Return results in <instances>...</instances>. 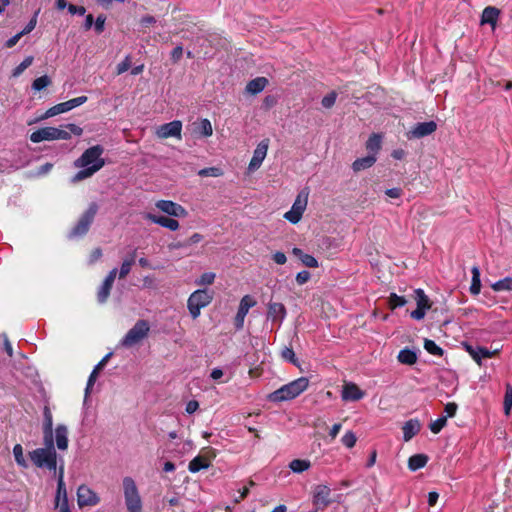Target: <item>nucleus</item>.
<instances>
[{"label": "nucleus", "instance_id": "obj_60", "mask_svg": "<svg viewBox=\"0 0 512 512\" xmlns=\"http://www.w3.org/2000/svg\"><path fill=\"white\" fill-rule=\"evenodd\" d=\"M155 23H156V19L154 16H151V15H146V16L142 17L140 20V24L145 28L150 27Z\"/></svg>", "mask_w": 512, "mask_h": 512}, {"label": "nucleus", "instance_id": "obj_14", "mask_svg": "<svg viewBox=\"0 0 512 512\" xmlns=\"http://www.w3.org/2000/svg\"><path fill=\"white\" fill-rule=\"evenodd\" d=\"M68 138L69 133L67 130H35L30 135V139L34 143Z\"/></svg>", "mask_w": 512, "mask_h": 512}, {"label": "nucleus", "instance_id": "obj_61", "mask_svg": "<svg viewBox=\"0 0 512 512\" xmlns=\"http://www.w3.org/2000/svg\"><path fill=\"white\" fill-rule=\"evenodd\" d=\"M272 258L273 260L275 261V263L279 264V265H283L286 263L287 261V257L286 255L283 253V252H275L273 255H272Z\"/></svg>", "mask_w": 512, "mask_h": 512}, {"label": "nucleus", "instance_id": "obj_19", "mask_svg": "<svg viewBox=\"0 0 512 512\" xmlns=\"http://www.w3.org/2000/svg\"><path fill=\"white\" fill-rule=\"evenodd\" d=\"M365 397V391L354 382H344L341 391L343 401H359Z\"/></svg>", "mask_w": 512, "mask_h": 512}, {"label": "nucleus", "instance_id": "obj_41", "mask_svg": "<svg viewBox=\"0 0 512 512\" xmlns=\"http://www.w3.org/2000/svg\"><path fill=\"white\" fill-rule=\"evenodd\" d=\"M446 423H447V417L446 416L440 417L430 423L429 429L431 430L432 433L438 434L446 426Z\"/></svg>", "mask_w": 512, "mask_h": 512}, {"label": "nucleus", "instance_id": "obj_58", "mask_svg": "<svg viewBox=\"0 0 512 512\" xmlns=\"http://www.w3.org/2000/svg\"><path fill=\"white\" fill-rule=\"evenodd\" d=\"M457 404L454 402L447 403L445 405V413L447 414V417H453L456 414L457 411Z\"/></svg>", "mask_w": 512, "mask_h": 512}, {"label": "nucleus", "instance_id": "obj_5", "mask_svg": "<svg viewBox=\"0 0 512 512\" xmlns=\"http://www.w3.org/2000/svg\"><path fill=\"white\" fill-rule=\"evenodd\" d=\"M123 495L127 512H142V500L133 478H123Z\"/></svg>", "mask_w": 512, "mask_h": 512}, {"label": "nucleus", "instance_id": "obj_23", "mask_svg": "<svg viewBox=\"0 0 512 512\" xmlns=\"http://www.w3.org/2000/svg\"><path fill=\"white\" fill-rule=\"evenodd\" d=\"M421 425L417 419L406 421L402 427L403 439L405 442L410 441L420 431Z\"/></svg>", "mask_w": 512, "mask_h": 512}, {"label": "nucleus", "instance_id": "obj_56", "mask_svg": "<svg viewBox=\"0 0 512 512\" xmlns=\"http://www.w3.org/2000/svg\"><path fill=\"white\" fill-rule=\"evenodd\" d=\"M183 55V47L181 45L176 46L171 51V60L173 63H177Z\"/></svg>", "mask_w": 512, "mask_h": 512}, {"label": "nucleus", "instance_id": "obj_22", "mask_svg": "<svg viewBox=\"0 0 512 512\" xmlns=\"http://www.w3.org/2000/svg\"><path fill=\"white\" fill-rule=\"evenodd\" d=\"M43 433H44V440H47L50 442V437L53 438V416L52 412L48 405L44 406L43 409Z\"/></svg>", "mask_w": 512, "mask_h": 512}, {"label": "nucleus", "instance_id": "obj_50", "mask_svg": "<svg viewBox=\"0 0 512 512\" xmlns=\"http://www.w3.org/2000/svg\"><path fill=\"white\" fill-rule=\"evenodd\" d=\"M106 16L104 14H100L97 16L94 21V29L97 34H101L105 29Z\"/></svg>", "mask_w": 512, "mask_h": 512}, {"label": "nucleus", "instance_id": "obj_57", "mask_svg": "<svg viewBox=\"0 0 512 512\" xmlns=\"http://www.w3.org/2000/svg\"><path fill=\"white\" fill-rule=\"evenodd\" d=\"M68 11L72 15L78 14L80 16H83L86 13V8L84 6H76L74 4H69Z\"/></svg>", "mask_w": 512, "mask_h": 512}, {"label": "nucleus", "instance_id": "obj_45", "mask_svg": "<svg viewBox=\"0 0 512 512\" xmlns=\"http://www.w3.org/2000/svg\"><path fill=\"white\" fill-rule=\"evenodd\" d=\"M388 303L391 309H395L397 307L404 306L407 303V301L404 297L398 296L395 293H391L389 296Z\"/></svg>", "mask_w": 512, "mask_h": 512}, {"label": "nucleus", "instance_id": "obj_16", "mask_svg": "<svg viewBox=\"0 0 512 512\" xmlns=\"http://www.w3.org/2000/svg\"><path fill=\"white\" fill-rule=\"evenodd\" d=\"M256 305L255 299L250 295H245L241 298L237 314L235 316V326L238 330L243 328L244 320L249 312V309Z\"/></svg>", "mask_w": 512, "mask_h": 512}, {"label": "nucleus", "instance_id": "obj_10", "mask_svg": "<svg viewBox=\"0 0 512 512\" xmlns=\"http://www.w3.org/2000/svg\"><path fill=\"white\" fill-rule=\"evenodd\" d=\"M215 457V449L212 447H205L200 451L199 455H197L189 462L188 470L191 473H197L202 469H207Z\"/></svg>", "mask_w": 512, "mask_h": 512}, {"label": "nucleus", "instance_id": "obj_29", "mask_svg": "<svg viewBox=\"0 0 512 512\" xmlns=\"http://www.w3.org/2000/svg\"><path fill=\"white\" fill-rule=\"evenodd\" d=\"M499 14H500V10L498 8L493 7V6H488L482 12L481 23H483V24L488 23V24H491L492 26H495V24L498 20Z\"/></svg>", "mask_w": 512, "mask_h": 512}, {"label": "nucleus", "instance_id": "obj_13", "mask_svg": "<svg viewBox=\"0 0 512 512\" xmlns=\"http://www.w3.org/2000/svg\"><path fill=\"white\" fill-rule=\"evenodd\" d=\"M155 207L170 217L184 218L188 215L187 210L182 205L171 200H158Z\"/></svg>", "mask_w": 512, "mask_h": 512}, {"label": "nucleus", "instance_id": "obj_7", "mask_svg": "<svg viewBox=\"0 0 512 512\" xmlns=\"http://www.w3.org/2000/svg\"><path fill=\"white\" fill-rule=\"evenodd\" d=\"M149 331L148 321L138 320L121 340V345L127 348L132 347L147 337Z\"/></svg>", "mask_w": 512, "mask_h": 512}, {"label": "nucleus", "instance_id": "obj_24", "mask_svg": "<svg viewBox=\"0 0 512 512\" xmlns=\"http://www.w3.org/2000/svg\"><path fill=\"white\" fill-rule=\"evenodd\" d=\"M55 442L59 450L65 451L68 448V429L65 425L60 424L55 429Z\"/></svg>", "mask_w": 512, "mask_h": 512}, {"label": "nucleus", "instance_id": "obj_27", "mask_svg": "<svg viewBox=\"0 0 512 512\" xmlns=\"http://www.w3.org/2000/svg\"><path fill=\"white\" fill-rule=\"evenodd\" d=\"M268 80L265 77H257L249 81L246 85V91L252 95H256L264 90Z\"/></svg>", "mask_w": 512, "mask_h": 512}, {"label": "nucleus", "instance_id": "obj_52", "mask_svg": "<svg viewBox=\"0 0 512 512\" xmlns=\"http://www.w3.org/2000/svg\"><path fill=\"white\" fill-rule=\"evenodd\" d=\"M301 262L309 268H317L319 265L317 259L310 254H306L305 256H303Z\"/></svg>", "mask_w": 512, "mask_h": 512}, {"label": "nucleus", "instance_id": "obj_1", "mask_svg": "<svg viewBox=\"0 0 512 512\" xmlns=\"http://www.w3.org/2000/svg\"><path fill=\"white\" fill-rule=\"evenodd\" d=\"M103 152L104 149L100 145L86 149L74 162V166L80 170L73 176L72 182L83 181L101 170L105 165V159L102 157Z\"/></svg>", "mask_w": 512, "mask_h": 512}, {"label": "nucleus", "instance_id": "obj_59", "mask_svg": "<svg viewBox=\"0 0 512 512\" xmlns=\"http://www.w3.org/2000/svg\"><path fill=\"white\" fill-rule=\"evenodd\" d=\"M22 36H24V35L21 31L19 33H17L16 35L12 36L11 38H9L6 41L5 47L12 48L13 46H15L17 44V42L21 39Z\"/></svg>", "mask_w": 512, "mask_h": 512}, {"label": "nucleus", "instance_id": "obj_55", "mask_svg": "<svg viewBox=\"0 0 512 512\" xmlns=\"http://www.w3.org/2000/svg\"><path fill=\"white\" fill-rule=\"evenodd\" d=\"M311 274L309 271L303 270L296 275V281L299 285H303L309 281Z\"/></svg>", "mask_w": 512, "mask_h": 512}, {"label": "nucleus", "instance_id": "obj_6", "mask_svg": "<svg viewBox=\"0 0 512 512\" xmlns=\"http://www.w3.org/2000/svg\"><path fill=\"white\" fill-rule=\"evenodd\" d=\"M213 300V293L206 289L194 291L187 300V308L193 319L201 314V309L207 307Z\"/></svg>", "mask_w": 512, "mask_h": 512}, {"label": "nucleus", "instance_id": "obj_30", "mask_svg": "<svg viewBox=\"0 0 512 512\" xmlns=\"http://www.w3.org/2000/svg\"><path fill=\"white\" fill-rule=\"evenodd\" d=\"M111 354H107L93 369V371L91 372L90 376H89V379H88V382H87V387H86V394L89 393L90 389L93 387L97 377H98V374L99 372L104 368V366L106 365L108 359L110 358Z\"/></svg>", "mask_w": 512, "mask_h": 512}, {"label": "nucleus", "instance_id": "obj_12", "mask_svg": "<svg viewBox=\"0 0 512 512\" xmlns=\"http://www.w3.org/2000/svg\"><path fill=\"white\" fill-rule=\"evenodd\" d=\"M55 506L57 509H60V512H71L68 504L67 490L64 483L63 466L59 469Z\"/></svg>", "mask_w": 512, "mask_h": 512}, {"label": "nucleus", "instance_id": "obj_53", "mask_svg": "<svg viewBox=\"0 0 512 512\" xmlns=\"http://www.w3.org/2000/svg\"><path fill=\"white\" fill-rule=\"evenodd\" d=\"M131 67L130 58L127 56L122 62H120L116 67L117 75H120L126 72Z\"/></svg>", "mask_w": 512, "mask_h": 512}, {"label": "nucleus", "instance_id": "obj_47", "mask_svg": "<svg viewBox=\"0 0 512 512\" xmlns=\"http://www.w3.org/2000/svg\"><path fill=\"white\" fill-rule=\"evenodd\" d=\"M156 135L160 139L175 137L181 139V130H156Z\"/></svg>", "mask_w": 512, "mask_h": 512}, {"label": "nucleus", "instance_id": "obj_28", "mask_svg": "<svg viewBox=\"0 0 512 512\" xmlns=\"http://www.w3.org/2000/svg\"><path fill=\"white\" fill-rule=\"evenodd\" d=\"M382 146V136L378 133H373L366 142V149L368 154H373L377 157Z\"/></svg>", "mask_w": 512, "mask_h": 512}, {"label": "nucleus", "instance_id": "obj_51", "mask_svg": "<svg viewBox=\"0 0 512 512\" xmlns=\"http://www.w3.org/2000/svg\"><path fill=\"white\" fill-rule=\"evenodd\" d=\"M110 291V289L101 285L97 293L98 302L101 304L105 303L110 295Z\"/></svg>", "mask_w": 512, "mask_h": 512}, {"label": "nucleus", "instance_id": "obj_63", "mask_svg": "<svg viewBox=\"0 0 512 512\" xmlns=\"http://www.w3.org/2000/svg\"><path fill=\"white\" fill-rule=\"evenodd\" d=\"M282 357L286 360L293 362V363L296 362L295 353L291 348H285L282 351Z\"/></svg>", "mask_w": 512, "mask_h": 512}, {"label": "nucleus", "instance_id": "obj_44", "mask_svg": "<svg viewBox=\"0 0 512 512\" xmlns=\"http://www.w3.org/2000/svg\"><path fill=\"white\" fill-rule=\"evenodd\" d=\"M424 348L426 351L435 356H441L443 354V350L432 340H425Z\"/></svg>", "mask_w": 512, "mask_h": 512}, {"label": "nucleus", "instance_id": "obj_36", "mask_svg": "<svg viewBox=\"0 0 512 512\" xmlns=\"http://www.w3.org/2000/svg\"><path fill=\"white\" fill-rule=\"evenodd\" d=\"M216 274L214 272H205L196 279L195 284L198 286H209L215 281Z\"/></svg>", "mask_w": 512, "mask_h": 512}, {"label": "nucleus", "instance_id": "obj_32", "mask_svg": "<svg viewBox=\"0 0 512 512\" xmlns=\"http://www.w3.org/2000/svg\"><path fill=\"white\" fill-rule=\"evenodd\" d=\"M428 462V457L424 454H415L408 460V467L411 471L423 468Z\"/></svg>", "mask_w": 512, "mask_h": 512}, {"label": "nucleus", "instance_id": "obj_21", "mask_svg": "<svg viewBox=\"0 0 512 512\" xmlns=\"http://www.w3.org/2000/svg\"><path fill=\"white\" fill-rule=\"evenodd\" d=\"M145 219L149 220L150 222L160 225L161 227L167 228L171 231H176L179 229L180 224L179 222L172 218V217H166L161 215H155L152 213H147L145 215Z\"/></svg>", "mask_w": 512, "mask_h": 512}, {"label": "nucleus", "instance_id": "obj_43", "mask_svg": "<svg viewBox=\"0 0 512 512\" xmlns=\"http://www.w3.org/2000/svg\"><path fill=\"white\" fill-rule=\"evenodd\" d=\"M51 80L47 75L41 76L36 78L33 81L32 88L35 91H41L42 89L46 88L48 85H50Z\"/></svg>", "mask_w": 512, "mask_h": 512}, {"label": "nucleus", "instance_id": "obj_62", "mask_svg": "<svg viewBox=\"0 0 512 512\" xmlns=\"http://www.w3.org/2000/svg\"><path fill=\"white\" fill-rule=\"evenodd\" d=\"M102 257V250L100 248H95L89 257V263L94 264Z\"/></svg>", "mask_w": 512, "mask_h": 512}, {"label": "nucleus", "instance_id": "obj_33", "mask_svg": "<svg viewBox=\"0 0 512 512\" xmlns=\"http://www.w3.org/2000/svg\"><path fill=\"white\" fill-rule=\"evenodd\" d=\"M311 462L308 459H294L289 463V468L294 473H302L309 470Z\"/></svg>", "mask_w": 512, "mask_h": 512}, {"label": "nucleus", "instance_id": "obj_25", "mask_svg": "<svg viewBox=\"0 0 512 512\" xmlns=\"http://www.w3.org/2000/svg\"><path fill=\"white\" fill-rule=\"evenodd\" d=\"M377 161V157L373 154H368L365 157L357 158L352 163V169L354 172H360L366 169L371 168Z\"/></svg>", "mask_w": 512, "mask_h": 512}, {"label": "nucleus", "instance_id": "obj_34", "mask_svg": "<svg viewBox=\"0 0 512 512\" xmlns=\"http://www.w3.org/2000/svg\"><path fill=\"white\" fill-rule=\"evenodd\" d=\"M472 283L470 286V292L473 295H478L481 290V281H480V270L477 266L472 267Z\"/></svg>", "mask_w": 512, "mask_h": 512}, {"label": "nucleus", "instance_id": "obj_48", "mask_svg": "<svg viewBox=\"0 0 512 512\" xmlns=\"http://www.w3.org/2000/svg\"><path fill=\"white\" fill-rule=\"evenodd\" d=\"M336 99L337 93L335 91H331L322 98L321 104L324 108L329 109L334 106Z\"/></svg>", "mask_w": 512, "mask_h": 512}, {"label": "nucleus", "instance_id": "obj_37", "mask_svg": "<svg viewBox=\"0 0 512 512\" xmlns=\"http://www.w3.org/2000/svg\"><path fill=\"white\" fill-rule=\"evenodd\" d=\"M13 455H14L16 463L20 467L26 468L28 466V464L24 458V455H23V447L20 444H16L13 447Z\"/></svg>", "mask_w": 512, "mask_h": 512}, {"label": "nucleus", "instance_id": "obj_35", "mask_svg": "<svg viewBox=\"0 0 512 512\" xmlns=\"http://www.w3.org/2000/svg\"><path fill=\"white\" fill-rule=\"evenodd\" d=\"M135 261V252L127 259H125L121 265V268L119 270V278L123 279L125 278L131 271V268Z\"/></svg>", "mask_w": 512, "mask_h": 512}, {"label": "nucleus", "instance_id": "obj_20", "mask_svg": "<svg viewBox=\"0 0 512 512\" xmlns=\"http://www.w3.org/2000/svg\"><path fill=\"white\" fill-rule=\"evenodd\" d=\"M287 315V310L284 304L280 302L270 301L267 304V319L274 323H278L279 326L284 321Z\"/></svg>", "mask_w": 512, "mask_h": 512}, {"label": "nucleus", "instance_id": "obj_18", "mask_svg": "<svg viewBox=\"0 0 512 512\" xmlns=\"http://www.w3.org/2000/svg\"><path fill=\"white\" fill-rule=\"evenodd\" d=\"M331 503V489L327 485H317L313 490V504L319 508H325Z\"/></svg>", "mask_w": 512, "mask_h": 512}, {"label": "nucleus", "instance_id": "obj_31", "mask_svg": "<svg viewBox=\"0 0 512 512\" xmlns=\"http://www.w3.org/2000/svg\"><path fill=\"white\" fill-rule=\"evenodd\" d=\"M398 361L401 364L413 365L417 362V354L415 351L410 349H402L397 356Z\"/></svg>", "mask_w": 512, "mask_h": 512}, {"label": "nucleus", "instance_id": "obj_46", "mask_svg": "<svg viewBox=\"0 0 512 512\" xmlns=\"http://www.w3.org/2000/svg\"><path fill=\"white\" fill-rule=\"evenodd\" d=\"M33 63V57L28 56L26 57L14 70H13V76H19L22 74L29 66H31Z\"/></svg>", "mask_w": 512, "mask_h": 512}, {"label": "nucleus", "instance_id": "obj_64", "mask_svg": "<svg viewBox=\"0 0 512 512\" xmlns=\"http://www.w3.org/2000/svg\"><path fill=\"white\" fill-rule=\"evenodd\" d=\"M199 408V403L196 400H191L186 404V412L188 414H192L196 412Z\"/></svg>", "mask_w": 512, "mask_h": 512}, {"label": "nucleus", "instance_id": "obj_26", "mask_svg": "<svg viewBox=\"0 0 512 512\" xmlns=\"http://www.w3.org/2000/svg\"><path fill=\"white\" fill-rule=\"evenodd\" d=\"M468 352L471 355V357L478 363H481V360L483 358H492L494 355L497 354L498 350L490 351L487 348L484 347H468Z\"/></svg>", "mask_w": 512, "mask_h": 512}, {"label": "nucleus", "instance_id": "obj_8", "mask_svg": "<svg viewBox=\"0 0 512 512\" xmlns=\"http://www.w3.org/2000/svg\"><path fill=\"white\" fill-rule=\"evenodd\" d=\"M308 197L309 192L307 191V189H304L301 192H299L292 204L291 209L287 211L283 217L288 222L292 224H297L302 219V216L307 208Z\"/></svg>", "mask_w": 512, "mask_h": 512}, {"label": "nucleus", "instance_id": "obj_49", "mask_svg": "<svg viewBox=\"0 0 512 512\" xmlns=\"http://www.w3.org/2000/svg\"><path fill=\"white\" fill-rule=\"evenodd\" d=\"M433 130H408L405 137L408 140L419 139L429 135Z\"/></svg>", "mask_w": 512, "mask_h": 512}, {"label": "nucleus", "instance_id": "obj_38", "mask_svg": "<svg viewBox=\"0 0 512 512\" xmlns=\"http://www.w3.org/2000/svg\"><path fill=\"white\" fill-rule=\"evenodd\" d=\"M494 291H509L512 289V278L507 277L492 284Z\"/></svg>", "mask_w": 512, "mask_h": 512}, {"label": "nucleus", "instance_id": "obj_42", "mask_svg": "<svg viewBox=\"0 0 512 512\" xmlns=\"http://www.w3.org/2000/svg\"><path fill=\"white\" fill-rule=\"evenodd\" d=\"M341 442L342 444L351 449L355 446L356 442H357V437L355 435L354 432L352 431H347L341 438Z\"/></svg>", "mask_w": 512, "mask_h": 512}, {"label": "nucleus", "instance_id": "obj_39", "mask_svg": "<svg viewBox=\"0 0 512 512\" xmlns=\"http://www.w3.org/2000/svg\"><path fill=\"white\" fill-rule=\"evenodd\" d=\"M198 175L201 177H220L223 175V171L219 167H208L199 170Z\"/></svg>", "mask_w": 512, "mask_h": 512}, {"label": "nucleus", "instance_id": "obj_2", "mask_svg": "<svg viewBox=\"0 0 512 512\" xmlns=\"http://www.w3.org/2000/svg\"><path fill=\"white\" fill-rule=\"evenodd\" d=\"M45 447L37 448L29 452L32 463L38 468H46L55 471L57 468V454L54 448V440H44Z\"/></svg>", "mask_w": 512, "mask_h": 512}, {"label": "nucleus", "instance_id": "obj_3", "mask_svg": "<svg viewBox=\"0 0 512 512\" xmlns=\"http://www.w3.org/2000/svg\"><path fill=\"white\" fill-rule=\"evenodd\" d=\"M309 386V380L306 377H300L268 395L271 402H282L296 398L304 392Z\"/></svg>", "mask_w": 512, "mask_h": 512}, {"label": "nucleus", "instance_id": "obj_17", "mask_svg": "<svg viewBox=\"0 0 512 512\" xmlns=\"http://www.w3.org/2000/svg\"><path fill=\"white\" fill-rule=\"evenodd\" d=\"M268 147H269L268 139L262 140L257 145L256 149L254 150L252 159L248 165L249 172H254L260 168V166L262 165V163L267 155Z\"/></svg>", "mask_w": 512, "mask_h": 512}, {"label": "nucleus", "instance_id": "obj_15", "mask_svg": "<svg viewBox=\"0 0 512 512\" xmlns=\"http://www.w3.org/2000/svg\"><path fill=\"white\" fill-rule=\"evenodd\" d=\"M414 293L417 308L411 312V317L415 320H421L424 318L426 311L431 308V302L422 289H416Z\"/></svg>", "mask_w": 512, "mask_h": 512}, {"label": "nucleus", "instance_id": "obj_4", "mask_svg": "<svg viewBox=\"0 0 512 512\" xmlns=\"http://www.w3.org/2000/svg\"><path fill=\"white\" fill-rule=\"evenodd\" d=\"M87 100H88V98L86 96H79V97L70 99L68 101L58 103L55 106L46 110L45 112H41V113L37 112L36 116L33 119L27 121V125L31 126V125L37 123L38 121L44 120L49 117H53L60 113L70 111L73 108L84 104Z\"/></svg>", "mask_w": 512, "mask_h": 512}, {"label": "nucleus", "instance_id": "obj_9", "mask_svg": "<svg viewBox=\"0 0 512 512\" xmlns=\"http://www.w3.org/2000/svg\"><path fill=\"white\" fill-rule=\"evenodd\" d=\"M97 210V204L91 203L88 209L82 214L75 227L71 230L69 238H76L85 235L94 220Z\"/></svg>", "mask_w": 512, "mask_h": 512}, {"label": "nucleus", "instance_id": "obj_40", "mask_svg": "<svg viewBox=\"0 0 512 512\" xmlns=\"http://www.w3.org/2000/svg\"><path fill=\"white\" fill-rule=\"evenodd\" d=\"M504 413L505 415H510L511 409H512V386L507 385L506 386V393L504 396Z\"/></svg>", "mask_w": 512, "mask_h": 512}, {"label": "nucleus", "instance_id": "obj_11", "mask_svg": "<svg viewBox=\"0 0 512 512\" xmlns=\"http://www.w3.org/2000/svg\"><path fill=\"white\" fill-rule=\"evenodd\" d=\"M100 500V496L89 486L82 484L78 487L77 504L80 508L96 506Z\"/></svg>", "mask_w": 512, "mask_h": 512}, {"label": "nucleus", "instance_id": "obj_54", "mask_svg": "<svg viewBox=\"0 0 512 512\" xmlns=\"http://www.w3.org/2000/svg\"><path fill=\"white\" fill-rule=\"evenodd\" d=\"M38 13H39V11H37L33 15V17L30 19V21L27 23V25L21 31L23 33V35H26V34L30 33L32 30H34V28L36 27V24H37Z\"/></svg>", "mask_w": 512, "mask_h": 512}]
</instances>
